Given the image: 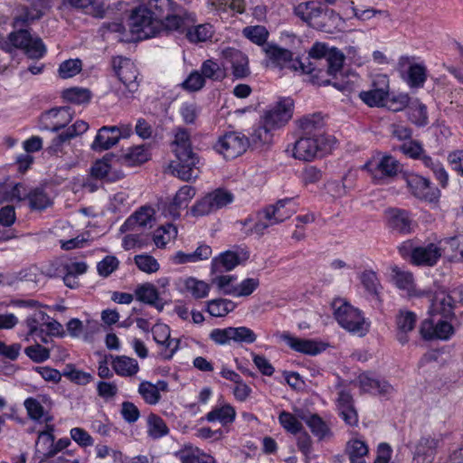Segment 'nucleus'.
<instances>
[{"mask_svg":"<svg viewBox=\"0 0 463 463\" xmlns=\"http://www.w3.org/2000/svg\"><path fill=\"white\" fill-rule=\"evenodd\" d=\"M173 146L176 160L169 165L172 174L185 182L195 180L199 175V157L193 152L190 134L185 128H177Z\"/></svg>","mask_w":463,"mask_h":463,"instance_id":"f03ea898","label":"nucleus"},{"mask_svg":"<svg viewBox=\"0 0 463 463\" xmlns=\"http://www.w3.org/2000/svg\"><path fill=\"white\" fill-rule=\"evenodd\" d=\"M41 19L35 16L34 12L26 5H21L16 9L15 14L13 19V26L15 29H24L34 21Z\"/></svg>","mask_w":463,"mask_h":463,"instance_id":"79ce46f5","label":"nucleus"},{"mask_svg":"<svg viewBox=\"0 0 463 463\" xmlns=\"http://www.w3.org/2000/svg\"><path fill=\"white\" fill-rule=\"evenodd\" d=\"M334 316L338 324L349 332L363 336L369 331L362 312L346 300L336 298L333 302Z\"/></svg>","mask_w":463,"mask_h":463,"instance_id":"0eeeda50","label":"nucleus"},{"mask_svg":"<svg viewBox=\"0 0 463 463\" xmlns=\"http://www.w3.org/2000/svg\"><path fill=\"white\" fill-rule=\"evenodd\" d=\"M72 118L73 113L71 107L54 108L43 115V119L47 123L46 128L52 132H57L66 127Z\"/></svg>","mask_w":463,"mask_h":463,"instance_id":"6ab92c4d","label":"nucleus"},{"mask_svg":"<svg viewBox=\"0 0 463 463\" xmlns=\"http://www.w3.org/2000/svg\"><path fill=\"white\" fill-rule=\"evenodd\" d=\"M148 427L149 435L154 439L161 438L168 433L165 422L156 414H151L148 417Z\"/></svg>","mask_w":463,"mask_h":463,"instance_id":"052dcab7","label":"nucleus"},{"mask_svg":"<svg viewBox=\"0 0 463 463\" xmlns=\"http://www.w3.org/2000/svg\"><path fill=\"white\" fill-rule=\"evenodd\" d=\"M148 159L149 153L145 145L129 147L128 151L120 156L122 163L129 166L141 165Z\"/></svg>","mask_w":463,"mask_h":463,"instance_id":"c9c22d12","label":"nucleus"},{"mask_svg":"<svg viewBox=\"0 0 463 463\" xmlns=\"http://www.w3.org/2000/svg\"><path fill=\"white\" fill-rule=\"evenodd\" d=\"M62 98L76 104H82L90 101V91L82 88H70L62 91Z\"/></svg>","mask_w":463,"mask_h":463,"instance_id":"5fc2aeb1","label":"nucleus"},{"mask_svg":"<svg viewBox=\"0 0 463 463\" xmlns=\"http://www.w3.org/2000/svg\"><path fill=\"white\" fill-rule=\"evenodd\" d=\"M150 6L155 7L159 14H162L166 8V28L171 33H185L191 43L206 42L213 37V30L211 24H203L195 26V15L175 0H152Z\"/></svg>","mask_w":463,"mask_h":463,"instance_id":"f257e3e1","label":"nucleus"},{"mask_svg":"<svg viewBox=\"0 0 463 463\" xmlns=\"http://www.w3.org/2000/svg\"><path fill=\"white\" fill-rule=\"evenodd\" d=\"M263 51L270 62L276 67H288L295 71L300 69L303 73L310 75L309 80L315 85L321 86L331 83L330 80H318L317 74H314L316 67L311 61L306 64V62L301 61H293L292 52L287 49L279 48L274 44H266Z\"/></svg>","mask_w":463,"mask_h":463,"instance_id":"423d86ee","label":"nucleus"},{"mask_svg":"<svg viewBox=\"0 0 463 463\" xmlns=\"http://www.w3.org/2000/svg\"><path fill=\"white\" fill-rule=\"evenodd\" d=\"M280 337L294 351L310 355H315L321 352L317 343L313 340L294 337L288 333H283Z\"/></svg>","mask_w":463,"mask_h":463,"instance_id":"bb28decb","label":"nucleus"},{"mask_svg":"<svg viewBox=\"0 0 463 463\" xmlns=\"http://www.w3.org/2000/svg\"><path fill=\"white\" fill-rule=\"evenodd\" d=\"M111 366L118 375L123 377H132L139 371L137 361L126 355L113 357Z\"/></svg>","mask_w":463,"mask_h":463,"instance_id":"c85d7f7f","label":"nucleus"},{"mask_svg":"<svg viewBox=\"0 0 463 463\" xmlns=\"http://www.w3.org/2000/svg\"><path fill=\"white\" fill-rule=\"evenodd\" d=\"M183 286L182 291L190 293L194 298H204L210 291V285L194 277H188L179 280Z\"/></svg>","mask_w":463,"mask_h":463,"instance_id":"473e14b6","label":"nucleus"},{"mask_svg":"<svg viewBox=\"0 0 463 463\" xmlns=\"http://www.w3.org/2000/svg\"><path fill=\"white\" fill-rule=\"evenodd\" d=\"M250 145L249 138L239 132H229L221 137L214 145L215 150L230 160L242 155Z\"/></svg>","mask_w":463,"mask_h":463,"instance_id":"f8f14e48","label":"nucleus"},{"mask_svg":"<svg viewBox=\"0 0 463 463\" xmlns=\"http://www.w3.org/2000/svg\"><path fill=\"white\" fill-rule=\"evenodd\" d=\"M112 66L127 90H121V97L129 99L131 94L137 92L139 87V73L135 63L130 59L116 57L112 60Z\"/></svg>","mask_w":463,"mask_h":463,"instance_id":"1a4fd4ad","label":"nucleus"},{"mask_svg":"<svg viewBox=\"0 0 463 463\" xmlns=\"http://www.w3.org/2000/svg\"><path fill=\"white\" fill-rule=\"evenodd\" d=\"M442 248L435 243L416 247L411 250V260L417 265L433 266L441 257Z\"/></svg>","mask_w":463,"mask_h":463,"instance_id":"aec40b11","label":"nucleus"},{"mask_svg":"<svg viewBox=\"0 0 463 463\" xmlns=\"http://www.w3.org/2000/svg\"><path fill=\"white\" fill-rule=\"evenodd\" d=\"M260 281L258 279L249 278L242 280L235 289L228 290L227 293L234 297H247L253 293L259 287Z\"/></svg>","mask_w":463,"mask_h":463,"instance_id":"13d9d810","label":"nucleus"},{"mask_svg":"<svg viewBox=\"0 0 463 463\" xmlns=\"http://www.w3.org/2000/svg\"><path fill=\"white\" fill-rule=\"evenodd\" d=\"M294 13L310 27L326 33L340 31L344 24L335 11L313 1L298 4Z\"/></svg>","mask_w":463,"mask_h":463,"instance_id":"20e7f679","label":"nucleus"},{"mask_svg":"<svg viewBox=\"0 0 463 463\" xmlns=\"http://www.w3.org/2000/svg\"><path fill=\"white\" fill-rule=\"evenodd\" d=\"M201 73L205 79L221 81L226 77V71L213 60H206L201 66Z\"/></svg>","mask_w":463,"mask_h":463,"instance_id":"a18cd8bd","label":"nucleus"},{"mask_svg":"<svg viewBox=\"0 0 463 463\" xmlns=\"http://www.w3.org/2000/svg\"><path fill=\"white\" fill-rule=\"evenodd\" d=\"M240 264L238 253L227 250L214 258L212 261V269L213 272H223L233 269Z\"/></svg>","mask_w":463,"mask_h":463,"instance_id":"f704fd0d","label":"nucleus"},{"mask_svg":"<svg viewBox=\"0 0 463 463\" xmlns=\"http://www.w3.org/2000/svg\"><path fill=\"white\" fill-rule=\"evenodd\" d=\"M135 264L137 268L146 273H155L159 269V263L151 255L140 254L136 255L134 258Z\"/></svg>","mask_w":463,"mask_h":463,"instance_id":"bf43d9fd","label":"nucleus"},{"mask_svg":"<svg viewBox=\"0 0 463 463\" xmlns=\"http://www.w3.org/2000/svg\"><path fill=\"white\" fill-rule=\"evenodd\" d=\"M175 456L181 463H215L212 456L193 446H185Z\"/></svg>","mask_w":463,"mask_h":463,"instance_id":"c756f323","label":"nucleus"},{"mask_svg":"<svg viewBox=\"0 0 463 463\" xmlns=\"http://www.w3.org/2000/svg\"><path fill=\"white\" fill-rule=\"evenodd\" d=\"M420 333L423 339L447 340L454 334V328L450 323L445 320L434 322L431 319H425L421 322Z\"/></svg>","mask_w":463,"mask_h":463,"instance_id":"f3484780","label":"nucleus"},{"mask_svg":"<svg viewBox=\"0 0 463 463\" xmlns=\"http://www.w3.org/2000/svg\"><path fill=\"white\" fill-rule=\"evenodd\" d=\"M273 128H268L267 124L260 120V125L251 134L252 142L255 144H269L272 140Z\"/></svg>","mask_w":463,"mask_h":463,"instance_id":"338daca9","label":"nucleus"},{"mask_svg":"<svg viewBox=\"0 0 463 463\" xmlns=\"http://www.w3.org/2000/svg\"><path fill=\"white\" fill-rule=\"evenodd\" d=\"M360 99L370 107H382L384 105L387 96L383 95L381 90L371 89L367 91H361L359 93Z\"/></svg>","mask_w":463,"mask_h":463,"instance_id":"e2e57ef3","label":"nucleus"},{"mask_svg":"<svg viewBox=\"0 0 463 463\" xmlns=\"http://www.w3.org/2000/svg\"><path fill=\"white\" fill-rule=\"evenodd\" d=\"M135 294L137 300L155 307L158 311H162L164 309V303H162L159 298V293L153 284L144 283L139 285L136 288Z\"/></svg>","mask_w":463,"mask_h":463,"instance_id":"cd10ccee","label":"nucleus"},{"mask_svg":"<svg viewBox=\"0 0 463 463\" xmlns=\"http://www.w3.org/2000/svg\"><path fill=\"white\" fill-rule=\"evenodd\" d=\"M44 404H51L50 398L45 395L37 398L29 397L24 402V406L30 419L35 421L43 420L48 422L52 420V417L45 411Z\"/></svg>","mask_w":463,"mask_h":463,"instance_id":"5701e85b","label":"nucleus"},{"mask_svg":"<svg viewBox=\"0 0 463 463\" xmlns=\"http://www.w3.org/2000/svg\"><path fill=\"white\" fill-rule=\"evenodd\" d=\"M233 194L223 189H216L198 200L191 208L192 215L195 217L208 215L231 203Z\"/></svg>","mask_w":463,"mask_h":463,"instance_id":"9d476101","label":"nucleus"},{"mask_svg":"<svg viewBox=\"0 0 463 463\" xmlns=\"http://www.w3.org/2000/svg\"><path fill=\"white\" fill-rule=\"evenodd\" d=\"M420 161L425 167L429 168L433 173V175H435V177L439 182L442 187H445L447 185L449 181V175L446 170L444 169L442 164L439 160L433 158L432 156L425 153L421 156Z\"/></svg>","mask_w":463,"mask_h":463,"instance_id":"ea45409f","label":"nucleus"},{"mask_svg":"<svg viewBox=\"0 0 463 463\" xmlns=\"http://www.w3.org/2000/svg\"><path fill=\"white\" fill-rule=\"evenodd\" d=\"M394 149H398L404 156L414 160H420L421 156L426 153L422 146V144L412 138L402 143L399 146Z\"/></svg>","mask_w":463,"mask_h":463,"instance_id":"8fccbe9b","label":"nucleus"},{"mask_svg":"<svg viewBox=\"0 0 463 463\" xmlns=\"http://www.w3.org/2000/svg\"><path fill=\"white\" fill-rule=\"evenodd\" d=\"M409 119L419 127L428 124L427 108L419 100L412 101L408 107Z\"/></svg>","mask_w":463,"mask_h":463,"instance_id":"c03bdc74","label":"nucleus"},{"mask_svg":"<svg viewBox=\"0 0 463 463\" xmlns=\"http://www.w3.org/2000/svg\"><path fill=\"white\" fill-rule=\"evenodd\" d=\"M232 341L239 344H252L257 340V335L247 326H232Z\"/></svg>","mask_w":463,"mask_h":463,"instance_id":"680f3d73","label":"nucleus"},{"mask_svg":"<svg viewBox=\"0 0 463 463\" xmlns=\"http://www.w3.org/2000/svg\"><path fill=\"white\" fill-rule=\"evenodd\" d=\"M333 139L324 134L303 135L294 144L293 156L303 161L314 159L319 153L327 152L332 147Z\"/></svg>","mask_w":463,"mask_h":463,"instance_id":"6e6552de","label":"nucleus"},{"mask_svg":"<svg viewBox=\"0 0 463 463\" xmlns=\"http://www.w3.org/2000/svg\"><path fill=\"white\" fill-rule=\"evenodd\" d=\"M441 441V435L420 437L414 445L412 463H433Z\"/></svg>","mask_w":463,"mask_h":463,"instance_id":"4468645a","label":"nucleus"},{"mask_svg":"<svg viewBox=\"0 0 463 463\" xmlns=\"http://www.w3.org/2000/svg\"><path fill=\"white\" fill-rule=\"evenodd\" d=\"M24 354L34 363H43L50 358V349L35 344L27 346L24 349Z\"/></svg>","mask_w":463,"mask_h":463,"instance_id":"69168bd1","label":"nucleus"},{"mask_svg":"<svg viewBox=\"0 0 463 463\" xmlns=\"http://www.w3.org/2000/svg\"><path fill=\"white\" fill-rule=\"evenodd\" d=\"M62 374L77 384H87L93 379L90 373L76 369L71 364L66 365Z\"/></svg>","mask_w":463,"mask_h":463,"instance_id":"4d7b16f0","label":"nucleus"},{"mask_svg":"<svg viewBox=\"0 0 463 463\" xmlns=\"http://www.w3.org/2000/svg\"><path fill=\"white\" fill-rule=\"evenodd\" d=\"M222 57L231 64L232 73L235 79H244L250 74L248 56L241 51L227 47L222 50Z\"/></svg>","mask_w":463,"mask_h":463,"instance_id":"dca6fc26","label":"nucleus"},{"mask_svg":"<svg viewBox=\"0 0 463 463\" xmlns=\"http://www.w3.org/2000/svg\"><path fill=\"white\" fill-rule=\"evenodd\" d=\"M137 392L145 402L149 405L158 403L161 399V394L154 387V383L149 381H142L139 383Z\"/></svg>","mask_w":463,"mask_h":463,"instance_id":"864d4df0","label":"nucleus"},{"mask_svg":"<svg viewBox=\"0 0 463 463\" xmlns=\"http://www.w3.org/2000/svg\"><path fill=\"white\" fill-rule=\"evenodd\" d=\"M336 406L340 417L344 421L350 425L355 426L358 423V414L354 405L353 396L345 390H340L336 399Z\"/></svg>","mask_w":463,"mask_h":463,"instance_id":"412c9836","label":"nucleus"},{"mask_svg":"<svg viewBox=\"0 0 463 463\" xmlns=\"http://www.w3.org/2000/svg\"><path fill=\"white\" fill-rule=\"evenodd\" d=\"M417 316L409 310H400L396 316V338L400 344L405 345L409 342L408 334L411 332L416 325Z\"/></svg>","mask_w":463,"mask_h":463,"instance_id":"4be33fe9","label":"nucleus"},{"mask_svg":"<svg viewBox=\"0 0 463 463\" xmlns=\"http://www.w3.org/2000/svg\"><path fill=\"white\" fill-rule=\"evenodd\" d=\"M118 141L119 140L116 133L112 132V127L104 126L99 129L98 134L91 144V148L94 151L108 150L117 145Z\"/></svg>","mask_w":463,"mask_h":463,"instance_id":"2f4dec72","label":"nucleus"},{"mask_svg":"<svg viewBox=\"0 0 463 463\" xmlns=\"http://www.w3.org/2000/svg\"><path fill=\"white\" fill-rule=\"evenodd\" d=\"M279 421L287 431L292 434L299 433L303 429L302 423L298 420V418L292 413L285 411L279 413Z\"/></svg>","mask_w":463,"mask_h":463,"instance_id":"6e6d98bb","label":"nucleus"},{"mask_svg":"<svg viewBox=\"0 0 463 463\" xmlns=\"http://www.w3.org/2000/svg\"><path fill=\"white\" fill-rule=\"evenodd\" d=\"M406 184L411 194L421 200L433 202L439 198V192L431 185L430 181L417 174L406 176Z\"/></svg>","mask_w":463,"mask_h":463,"instance_id":"2eb2a0df","label":"nucleus"},{"mask_svg":"<svg viewBox=\"0 0 463 463\" xmlns=\"http://www.w3.org/2000/svg\"><path fill=\"white\" fill-rule=\"evenodd\" d=\"M300 128L305 136H314L315 134H323L321 129L324 126L323 119L320 115L314 114L300 119Z\"/></svg>","mask_w":463,"mask_h":463,"instance_id":"de8ad7c7","label":"nucleus"},{"mask_svg":"<svg viewBox=\"0 0 463 463\" xmlns=\"http://www.w3.org/2000/svg\"><path fill=\"white\" fill-rule=\"evenodd\" d=\"M455 302L451 296L441 293L437 295L431 302L430 313L432 316L440 315L443 318L454 316Z\"/></svg>","mask_w":463,"mask_h":463,"instance_id":"7c9ffc66","label":"nucleus"},{"mask_svg":"<svg viewBox=\"0 0 463 463\" xmlns=\"http://www.w3.org/2000/svg\"><path fill=\"white\" fill-rule=\"evenodd\" d=\"M426 68L422 64L415 63L409 67L408 84L412 88H420L426 81Z\"/></svg>","mask_w":463,"mask_h":463,"instance_id":"603ef678","label":"nucleus"},{"mask_svg":"<svg viewBox=\"0 0 463 463\" xmlns=\"http://www.w3.org/2000/svg\"><path fill=\"white\" fill-rule=\"evenodd\" d=\"M151 1L147 3L148 7L139 6L129 16L130 32L137 40L155 37L163 33H171L165 26L167 9L165 8L164 13L159 14L155 7L150 6Z\"/></svg>","mask_w":463,"mask_h":463,"instance_id":"7ed1b4c3","label":"nucleus"},{"mask_svg":"<svg viewBox=\"0 0 463 463\" xmlns=\"http://www.w3.org/2000/svg\"><path fill=\"white\" fill-rule=\"evenodd\" d=\"M388 227L399 234H409L414 231L416 226L411 213L405 210L392 208L387 212Z\"/></svg>","mask_w":463,"mask_h":463,"instance_id":"a211bd4d","label":"nucleus"},{"mask_svg":"<svg viewBox=\"0 0 463 463\" xmlns=\"http://www.w3.org/2000/svg\"><path fill=\"white\" fill-rule=\"evenodd\" d=\"M118 265L119 261L115 256L108 255L98 262L97 270L99 276L107 278L118 268Z\"/></svg>","mask_w":463,"mask_h":463,"instance_id":"774afa93","label":"nucleus"},{"mask_svg":"<svg viewBox=\"0 0 463 463\" xmlns=\"http://www.w3.org/2000/svg\"><path fill=\"white\" fill-rule=\"evenodd\" d=\"M345 452L351 463H365L368 447L364 441L354 439L347 442Z\"/></svg>","mask_w":463,"mask_h":463,"instance_id":"4c0bfd02","label":"nucleus"},{"mask_svg":"<svg viewBox=\"0 0 463 463\" xmlns=\"http://www.w3.org/2000/svg\"><path fill=\"white\" fill-rule=\"evenodd\" d=\"M307 63L311 61L315 67L318 80H327L326 75L336 76L337 72L342 70L345 56L336 48L329 49L326 44L316 43L308 52V57L306 59Z\"/></svg>","mask_w":463,"mask_h":463,"instance_id":"39448f33","label":"nucleus"},{"mask_svg":"<svg viewBox=\"0 0 463 463\" xmlns=\"http://www.w3.org/2000/svg\"><path fill=\"white\" fill-rule=\"evenodd\" d=\"M309 427L312 433L318 439H324L330 433V430L326 423L317 414L307 416L304 414L298 415Z\"/></svg>","mask_w":463,"mask_h":463,"instance_id":"a19ab883","label":"nucleus"},{"mask_svg":"<svg viewBox=\"0 0 463 463\" xmlns=\"http://www.w3.org/2000/svg\"><path fill=\"white\" fill-rule=\"evenodd\" d=\"M236 305L230 299L215 298L206 302V311L215 317H222L234 310Z\"/></svg>","mask_w":463,"mask_h":463,"instance_id":"e433bc0d","label":"nucleus"},{"mask_svg":"<svg viewBox=\"0 0 463 463\" xmlns=\"http://www.w3.org/2000/svg\"><path fill=\"white\" fill-rule=\"evenodd\" d=\"M177 234L176 227L173 224H167L157 229L154 234L153 241L155 244L163 248L167 243L171 236L175 237Z\"/></svg>","mask_w":463,"mask_h":463,"instance_id":"0e129e2a","label":"nucleus"},{"mask_svg":"<svg viewBox=\"0 0 463 463\" xmlns=\"http://www.w3.org/2000/svg\"><path fill=\"white\" fill-rule=\"evenodd\" d=\"M401 170L400 162L392 156H384L372 170L373 178L382 180L395 176Z\"/></svg>","mask_w":463,"mask_h":463,"instance_id":"393cba45","label":"nucleus"},{"mask_svg":"<svg viewBox=\"0 0 463 463\" xmlns=\"http://www.w3.org/2000/svg\"><path fill=\"white\" fill-rule=\"evenodd\" d=\"M195 193V188L191 185L182 186L169 204V213L174 216H179V210L187 206L188 203L194 197Z\"/></svg>","mask_w":463,"mask_h":463,"instance_id":"72a5a7b5","label":"nucleus"},{"mask_svg":"<svg viewBox=\"0 0 463 463\" xmlns=\"http://www.w3.org/2000/svg\"><path fill=\"white\" fill-rule=\"evenodd\" d=\"M206 420L210 422L220 421L222 424L231 423L235 419V411L230 405H225L221 408H216L205 416Z\"/></svg>","mask_w":463,"mask_h":463,"instance_id":"09e8293b","label":"nucleus"},{"mask_svg":"<svg viewBox=\"0 0 463 463\" xmlns=\"http://www.w3.org/2000/svg\"><path fill=\"white\" fill-rule=\"evenodd\" d=\"M293 107L294 102L291 99H280L264 112L261 118L268 128H279L292 118Z\"/></svg>","mask_w":463,"mask_h":463,"instance_id":"ddd939ff","label":"nucleus"},{"mask_svg":"<svg viewBox=\"0 0 463 463\" xmlns=\"http://www.w3.org/2000/svg\"><path fill=\"white\" fill-rule=\"evenodd\" d=\"M27 199L30 208L35 211H43L52 204V199L43 188L30 191Z\"/></svg>","mask_w":463,"mask_h":463,"instance_id":"58836bf2","label":"nucleus"},{"mask_svg":"<svg viewBox=\"0 0 463 463\" xmlns=\"http://www.w3.org/2000/svg\"><path fill=\"white\" fill-rule=\"evenodd\" d=\"M394 283L402 290L406 291L409 296L414 293V279L413 276L409 271H402L398 269H393Z\"/></svg>","mask_w":463,"mask_h":463,"instance_id":"3c124183","label":"nucleus"},{"mask_svg":"<svg viewBox=\"0 0 463 463\" xmlns=\"http://www.w3.org/2000/svg\"><path fill=\"white\" fill-rule=\"evenodd\" d=\"M439 244H441L442 250H446L447 248L449 249L452 259L463 260V234L445 238L439 241Z\"/></svg>","mask_w":463,"mask_h":463,"instance_id":"37998d69","label":"nucleus"},{"mask_svg":"<svg viewBox=\"0 0 463 463\" xmlns=\"http://www.w3.org/2000/svg\"><path fill=\"white\" fill-rule=\"evenodd\" d=\"M258 221L253 225L251 232L263 235L264 232L276 224H279L275 209L272 204H269L257 213Z\"/></svg>","mask_w":463,"mask_h":463,"instance_id":"a878e982","label":"nucleus"},{"mask_svg":"<svg viewBox=\"0 0 463 463\" xmlns=\"http://www.w3.org/2000/svg\"><path fill=\"white\" fill-rule=\"evenodd\" d=\"M9 34L8 39L15 48L24 50L31 59H41L46 52L45 45L39 37H33L26 29H16Z\"/></svg>","mask_w":463,"mask_h":463,"instance_id":"9b49d317","label":"nucleus"},{"mask_svg":"<svg viewBox=\"0 0 463 463\" xmlns=\"http://www.w3.org/2000/svg\"><path fill=\"white\" fill-rule=\"evenodd\" d=\"M155 221V210L150 206H142L125 222L122 228L127 230H135L136 227L152 228Z\"/></svg>","mask_w":463,"mask_h":463,"instance_id":"b1692460","label":"nucleus"},{"mask_svg":"<svg viewBox=\"0 0 463 463\" xmlns=\"http://www.w3.org/2000/svg\"><path fill=\"white\" fill-rule=\"evenodd\" d=\"M242 34L251 43L263 46L267 43L269 33L263 25H250L242 30Z\"/></svg>","mask_w":463,"mask_h":463,"instance_id":"49530a36","label":"nucleus"}]
</instances>
